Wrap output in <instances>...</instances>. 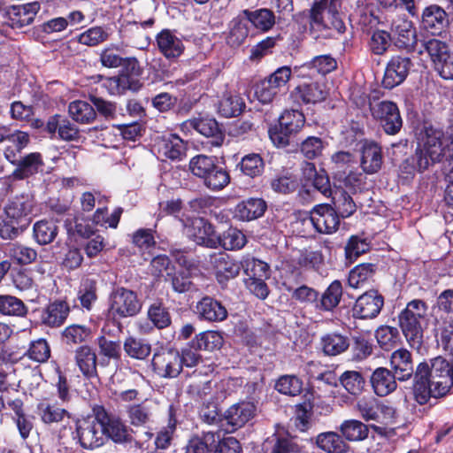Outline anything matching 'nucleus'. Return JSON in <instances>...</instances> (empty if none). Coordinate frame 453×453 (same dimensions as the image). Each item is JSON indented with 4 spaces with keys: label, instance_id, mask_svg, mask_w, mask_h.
<instances>
[{
    "label": "nucleus",
    "instance_id": "f257e3e1",
    "mask_svg": "<svg viewBox=\"0 0 453 453\" xmlns=\"http://www.w3.org/2000/svg\"><path fill=\"white\" fill-rule=\"evenodd\" d=\"M453 389V361L448 362L438 357L432 362L429 381L414 385L415 399L420 404L428 402L431 396L441 397Z\"/></svg>",
    "mask_w": 453,
    "mask_h": 453
},
{
    "label": "nucleus",
    "instance_id": "f03ea898",
    "mask_svg": "<svg viewBox=\"0 0 453 453\" xmlns=\"http://www.w3.org/2000/svg\"><path fill=\"white\" fill-rule=\"evenodd\" d=\"M443 133L432 127L426 128L421 142L415 155L407 158L400 166L402 173L413 175L415 172H423L431 164L441 160Z\"/></svg>",
    "mask_w": 453,
    "mask_h": 453
},
{
    "label": "nucleus",
    "instance_id": "7ed1b4c3",
    "mask_svg": "<svg viewBox=\"0 0 453 453\" xmlns=\"http://www.w3.org/2000/svg\"><path fill=\"white\" fill-rule=\"evenodd\" d=\"M427 304L415 299L409 302L403 311L399 314V324L402 331L412 347L418 348L423 340L424 327L427 320Z\"/></svg>",
    "mask_w": 453,
    "mask_h": 453
},
{
    "label": "nucleus",
    "instance_id": "20e7f679",
    "mask_svg": "<svg viewBox=\"0 0 453 453\" xmlns=\"http://www.w3.org/2000/svg\"><path fill=\"white\" fill-rule=\"evenodd\" d=\"M189 170L201 179L203 185L211 191H219L230 182L228 171L217 165L215 159L205 155H196L189 161Z\"/></svg>",
    "mask_w": 453,
    "mask_h": 453
},
{
    "label": "nucleus",
    "instance_id": "39448f33",
    "mask_svg": "<svg viewBox=\"0 0 453 453\" xmlns=\"http://www.w3.org/2000/svg\"><path fill=\"white\" fill-rule=\"evenodd\" d=\"M342 0H320L310 10V25L312 29H334L338 34H343L346 26L341 18L339 10Z\"/></svg>",
    "mask_w": 453,
    "mask_h": 453
},
{
    "label": "nucleus",
    "instance_id": "423d86ee",
    "mask_svg": "<svg viewBox=\"0 0 453 453\" xmlns=\"http://www.w3.org/2000/svg\"><path fill=\"white\" fill-rule=\"evenodd\" d=\"M305 118L297 110L285 111L279 119V126L269 129V136L277 147L289 144L291 135L297 134L304 126Z\"/></svg>",
    "mask_w": 453,
    "mask_h": 453
},
{
    "label": "nucleus",
    "instance_id": "0eeeda50",
    "mask_svg": "<svg viewBox=\"0 0 453 453\" xmlns=\"http://www.w3.org/2000/svg\"><path fill=\"white\" fill-rule=\"evenodd\" d=\"M422 45L439 75L444 80H453V59L448 44L438 39H429Z\"/></svg>",
    "mask_w": 453,
    "mask_h": 453
},
{
    "label": "nucleus",
    "instance_id": "6e6552de",
    "mask_svg": "<svg viewBox=\"0 0 453 453\" xmlns=\"http://www.w3.org/2000/svg\"><path fill=\"white\" fill-rule=\"evenodd\" d=\"M76 438L81 446L86 449L98 448L104 443V427L99 417V408L93 417H88L77 421Z\"/></svg>",
    "mask_w": 453,
    "mask_h": 453
},
{
    "label": "nucleus",
    "instance_id": "1a4fd4ad",
    "mask_svg": "<svg viewBox=\"0 0 453 453\" xmlns=\"http://www.w3.org/2000/svg\"><path fill=\"white\" fill-rule=\"evenodd\" d=\"M142 303L136 294L125 288H118L110 296L109 315L113 319H123L136 315Z\"/></svg>",
    "mask_w": 453,
    "mask_h": 453
},
{
    "label": "nucleus",
    "instance_id": "9d476101",
    "mask_svg": "<svg viewBox=\"0 0 453 453\" xmlns=\"http://www.w3.org/2000/svg\"><path fill=\"white\" fill-rule=\"evenodd\" d=\"M180 220L186 235L195 242L211 249L219 246L220 236L215 233L213 226L206 219L195 217Z\"/></svg>",
    "mask_w": 453,
    "mask_h": 453
},
{
    "label": "nucleus",
    "instance_id": "9b49d317",
    "mask_svg": "<svg viewBox=\"0 0 453 453\" xmlns=\"http://www.w3.org/2000/svg\"><path fill=\"white\" fill-rule=\"evenodd\" d=\"M372 117L377 119L388 134H397L403 120L397 105L391 101H381L370 105Z\"/></svg>",
    "mask_w": 453,
    "mask_h": 453
},
{
    "label": "nucleus",
    "instance_id": "f8f14e48",
    "mask_svg": "<svg viewBox=\"0 0 453 453\" xmlns=\"http://www.w3.org/2000/svg\"><path fill=\"white\" fill-rule=\"evenodd\" d=\"M329 91L324 80L303 82L290 92V98L296 104H316L326 99Z\"/></svg>",
    "mask_w": 453,
    "mask_h": 453
},
{
    "label": "nucleus",
    "instance_id": "ddd939ff",
    "mask_svg": "<svg viewBox=\"0 0 453 453\" xmlns=\"http://www.w3.org/2000/svg\"><path fill=\"white\" fill-rule=\"evenodd\" d=\"M152 365L155 372L164 378H175L182 370L180 355L173 349L155 354Z\"/></svg>",
    "mask_w": 453,
    "mask_h": 453
},
{
    "label": "nucleus",
    "instance_id": "4468645a",
    "mask_svg": "<svg viewBox=\"0 0 453 453\" xmlns=\"http://www.w3.org/2000/svg\"><path fill=\"white\" fill-rule=\"evenodd\" d=\"M384 304L382 296L377 291L371 290L361 295L353 307V315L356 318L368 319L376 318L380 312Z\"/></svg>",
    "mask_w": 453,
    "mask_h": 453
},
{
    "label": "nucleus",
    "instance_id": "2eb2a0df",
    "mask_svg": "<svg viewBox=\"0 0 453 453\" xmlns=\"http://www.w3.org/2000/svg\"><path fill=\"white\" fill-rule=\"evenodd\" d=\"M311 221L316 230L321 234H333L340 225L337 211L327 204L317 205L311 215Z\"/></svg>",
    "mask_w": 453,
    "mask_h": 453
},
{
    "label": "nucleus",
    "instance_id": "dca6fc26",
    "mask_svg": "<svg viewBox=\"0 0 453 453\" xmlns=\"http://www.w3.org/2000/svg\"><path fill=\"white\" fill-rule=\"evenodd\" d=\"M411 61L409 58L395 56L387 65L382 84L386 88L400 85L407 77Z\"/></svg>",
    "mask_w": 453,
    "mask_h": 453
},
{
    "label": "nucleus",
    "instance_id": "f3484780",
    "mask_svg": "<svg viewBox=\"0 0 453 453\" xmlns=\"http://www.w3.org/2000/svg\"><path fill=\"white\" fill-rule=\"evenodd\" d=\"M210 264L215 271L217 280L220 284H224L230 279L235 278L241 269V265L225 252L211 254L210 256Z\"/></svg>",
    "mask_w": 453,
    "mask_h": 453
},
{
    "label": "nucleus",
    "instance_id": "a211bd4d",
    "mask_svg": "<svg viewBox=\"0 0 453 453\" xmlns=\"http://www.w3.org/2000/svg\"><path fill=\"white\" fill-rule=\"evenodd\" d=\"M156 43L160 53L169 60L177 59L184 52L185 46L175 31L163 29L156 35Z\"/></svg>",
    "mask_w": 453,
    "mask_h": 453
},
{
    "label": "nucleus",
    "instance_id": "6ab92c4d",
    "mask_svg": "<svg viewBox=\"0 0 453 453\" xmlns=\"http://www.w3.org/2000/svg\"><path fill=\"white\" fill-rule=\"evenodd\" d=\"M154 147L159 157L171 160H181L186 152L183 140L174 134H166L158 137Z\"/></svg>",
    "mask_w": 453,
    "mask_h": 453
},
{
    "label": "nucleus",
    "instance_id": "aec40b11",
    "mask_svg": "<svg viewBox=\"0 0 453 453\" xmlns=\"http://www.w3.org/2000/svg\"><path fill=\"white\" fill-rule=\"evenodd\" d=\"M186 128H194L199 134L211 138V147H220L223 144L225 135L214 119L201 118L188 119L183 123Z\"/></svg>",
    "mask_w": 453,
    "mask_h": 453
},
{
    "label": "nucleus",
    "instance_id": "412c9836",
    "mask_svg": "<svg viewBox=\"0 0 453 453\" xmlns=\"http://www.w3.org/2000/svg\"><path fill=\"white\" fill-rule=\"evenodd\" d=\"M99 417H101V423L104 427V435L116 443L131 441L127 427L119 418L109 415L102 407H99Z\"/></svg>",
    "mask_w": 453,
    "mask_h": 453
},
{
    "label": "nucleus",
    "instance_id": "4be33fe9",
    "mask_svg": "<svg viewBox=\"0 0 453 453\" xmlns=\"http://www.w3.org/2000/svg\"><path fill=\"white\" fill-rule=\"evenodd\" d=\"M33 204L28 197L17 196L10 200L4 206V214L7 219L22 226H28L30 223L29 215L32 211Z\"/></svg>",
    "mask_w": 453,
    "mask_h": 453
},
{
    "label": "nucleus",
    "instance_id": "5701e85b",
    "mask_svg": "<svg viewBox=\"0 0 453 453\" xmlns=\"http://www.w3.org/2000/svg\"><path fill=\"white\" fill-rule=\"evenodd\" d=\"M257 414V406L251 402H240L229 407L225 418L234 430L242 427Z\"/></svg>",
    "mask_w": 453,
    "mask_h": 453
},
{
    "label": "nucleus",
    "instance_id": "b1692460",
    "mask_svg": "<svg viewBox=\"0 0 453 453\" xmlns=\"http://www.w3.org/2000/svg\"><path fill=\"white\" fill-rule=\"evenodd\" d=\"M391 31L399 48L408 50H414L417 44V34L411 21L404 18H398L393 21Z\"/></svg>",
    "mask_w": 453,
    "mask_h": 453
},
{
    "label": "nucleus",
    "instance_id": "393cba45",
    "mask_svg": "<svg viewBox=\"0 0 453 453\" xmlns=\"http://www.w3.org/2000/svg\"><path fill=\"white\" fill-rule=\"evenodd\" d=\"M196 313L201 319L209 322H221L227 318V310L216 299L205 296L196 306Z\"/></svg>",
    "mask_w": 453,
    "mask_h": 453
},
{
    "label": "nucleus",
    "instance_id": "a878e982",
    "mask_svg": "<svg viewBox=\"0 0 453 453\" xmlns=\"http://www.w3.org/2000/svg\"><path fill=\"white\" fill-rule=\"evenodd\" d=\"M74 360L85 378L97 377V357L91 347L82 345L77 348L74 351Z\"/></svg>",
    "mask_w": 453,
    "mask_h": 453
},
{
    "label": "nucleus",
    "instance_id": "bb28decb",
    "mask_svg": "<svg viewBox=\"0 0 453 453\" xmlns=\"http://www.w3.org/2000/svg\"><path fill=\"white\" fill-rule=\"evenodd\" d=\"M242 15L256 30L261 33L269 32L276 24V16L268 8H259L254 11L245 9L242 11Z\"/></svg>",
    "mask_w": 453,
    "mask_h": 453
},
{
    "label": "nucleus",
    "instance_id": "cd10ccee",
    "mask_svg": "<svg viewBox=\"0 0 453 453\" xmlns=\"http://www.w3.org/2000/svg\"><path fill=\"white\" fill-rule=\"evenodd\" d=\"M337 67L336 60L330 55L317 56L312 60L304 63L300 66L295 67L301 76L312 75L315 73L326 75L335 70Z\"/></svg>",
    "mask_w": 453,
    "mask_h": 453
},
{
    "label": "nucleus",
    "instance_id": "c85d7f7f",
    "mask_svg": "<svg viewBox=\"0 0 453 453\" xmlns=\"http://www.w3.org/2000/svg\"><path fill=\"white\" fill-rule=\"evenodd\" d=\"M382 165L381 148L373 142H365L361 149V167L365 173H377Z\"/></svg>",
    "mask_w": 453,
    "mask_h": 453
},
{
    "label": "nucleus",
    "instance_id": "c756f323",
    "mask_svg": "<svg viewBox=\"0 0 453 453\" xmlns=\"http://www.w3.org/2000/svg\"><path fill=\"white\" fill-rule=\"evenodd\" d=\"M396 375L384 367L377 368L371 376V385L379 396H386L396 388Z\"/></svg>",
    "mask_w": 453,
    "mask_h": 453
},
{
    "label": "nucleus",
    "instance_id": "7c9ffc66",
    "mask_svg": "<svg viewBox=\"0 0 453 453\" xmlns=\"http://www.w3.org/2000/svg\"><path fill=\"white\" fill-rule=\"evenodd\" d=\"M422 25L432 34H439L449 25L448 14L440 6L430 5L423 11Z\"/></svg>",
    "mask_w": 453,
    "mask_h": 453
},
{
    "label": "nucleus",
    "instance_id": "2f4dec72",
    "mask_svg": "<svg viewBox=\"0 0 453 453\" xmlns=\"http://www.w3.org/2000/svg\"><path fill=\"white\" fill-rule=\"evenodd\" d=\"M40 7L38 2L12 6L8 12L12 26L22 27L31 24L40 11Z\"/></svg>",
    "mask_w": 453,
    "mask_h": 453
},
{
    "label": "nucleus",
    "instance_id": "473e14b6",
    "mask_svg": "<svg viewBox=\"0 0 453 453\" xmlns=\"http://www.w3.org/2000/svg\"><path fill=\"white\" fill-rule=\"evenodd\" d=\"M12 172L15 180H24L37 173L42 167L43 162L40 153L34 152L20 158Z\"/></svg>",
    "mask_w": 453,
    "mask_h": 453
},
{
    "label": "nucleus",
    "instance_id": "72a5a7b5",
    "mask_svg": "<svg viewBox=\"0 0 453 453\" xmlns=\"http://www.w3.org/2000/svg\"><path fill=\"white\" fill-rule=\"evenodd\" d=\"M266 203L261 198H250L239 203L234 210V216L240 220L250 221L264 215Z\"/></svg>",
    "mask_w": 453,
    "mask_h": 453
},
{
    "label": "nucleus",
    "instance_id": "f704fd0d",
    "mask_svg": "<svg viewBox=\"0 0 453 453\" xmlns=\"http://www.w3.org/2000/svg\"><path fill=\"white\" fill-rule=\"evenodd\" d=\"M69 311V306L65 302L57 301L50 303L42 311L41 320L48 326H59L65 321Z\"/></svg>",
    "mask_w": 453,
    "mask_h": 453
},
{
    "label": "nucleus",
    "instance_id": "c9c22d12",
    "mask_svg": "<svg viewBox=\"0 0 453 453\" xmlns=\"http://www.w3.org/2000/svg\"><path fill=\"white\" fill-rule=\"evenodd\" d=\"M46 129L51 134H55L58 132V137L65 141L76 140L79 135L75 125L60 115L50 117L47 122Z\"/></svg>",
    "mask_w": 453,
    "mask_h": 453
},
{
    "label": "nucleus",
    "instance_id": "e433bc0d",
    "mask_svg": "<svg viewBox=\"0 0 453 453\" xmlns=\"http://www.w3.org/2000/svg\"><path fill=\"white\" fill-rule=\"evenodd\" d=\"M390 365L400 380H408L413 372L411 353L405 349H399L392 353Z\"/></svg>",
    "mask_w": 453,
    "mask_h": 453
},
{
    "label": "nucleus",
    "instance_id": "4c0bfd02",
    "mask_svg": "<svg viewBox=\"0 0 453 453\" xmlns=\"http://www.w3.org/2000/svg\"><path fill=\"white\" fill-rule=\"evenodd\" d=\"M37 414L44 424L59 423L65 418H70L69 411L48 401H42L37 405Z\"/></svg>",
    "mask_w": 453,
    "mask_h": 453
},
{
    "label": "nucleus",
    "instance_id": "58836bf2",
    "mask_svg": "<svg viewBox=\"0 0 453 453\" xmlns=\"http://www.w3.org/2000/svg\"><path fill=\"white\" fill-rule=\"evenodd\" d=\"M100 60L104 66L114 68L125 65L132 74H140L139 63L135 58L123 59L110 48L104 49L102 51Z\"/></svg>",
    "mask_w": 453,
    "mask_h": 453
},
{
    "label": "nucleus",
    "instance_id": "ea45409f",
    "mask_svg": "<svg viewBox=\"0 0 453 453\" xmlns=\"http://www.w3.org/2000/svg\"><path fill=\"white\" fill-rule=\"evenodd\" d=\"M436 337L439 346L453 356V317L447 316L436 324Z\"/></svg>",
    "mask_w": 453,
    "mask_h": 453
},
{
    "label": "nucleus",
    "instance_id": "a19ab883",
    "mask_svg": "<svg viewBox=\"0 0 453 453\" xmlns=\"http://www.w3.org/2000/svg\"><path fill=\"white\" fill-rule=\"evenodd\" d=\"M316 445L326 453H344L347 444L335 432L320 433L315 439Z\"/></svg>",
    "mask_w": 453,
    "mask_h": 453
},
{
    "label": "nucleus",
    "instance_id": "79ce46f5",
    "mask_svg": "<svg viewBox=\"0 0 453 453\" xmlns=\"http://www.w3.org/2000/svg\"><path fill=\"white\" fill-rule=\"evenodd\" d=\"M245 107L243 99L237 94L226 92L219 102V113L225 118L236 117Z\"/></svg>",
    "mask_w": 453,
    "mask_h": 453
},
{
    "label": "nucleus",
    "instance_id": "37998d69",
    "mask_svg": "<svg viewBox=\"0 0 453 453\" xmlns=\"http://www.w3.org/2000/svg\"><path fill=\"white\" fill-rule=\"evenodd\" d=\"M375 265L372 264H360L350 270L348 284L352 288H364L373 277Z\"/></svg>",
    "mask_w": 453,
    "mask_h": 453
},
{
    "label": "nucleus",
    "instance_id": "c03bdc74",
    "mask_svg": "<svg viewBox=\"0 0 453 453\" xmlns=\"http://www.w3.org/2000/svg\"><path fill=\"white\" fill-rule=\"evenodd\" d=\"M324 353L327 356H337L344 352L349 346V339L340 334L331 333L321 338Z\"/></svg>",
    "mask_w": 453,
    "mask_h": 453
},
{
    "label": "nucleus",
    "instance_id": "a18cd8bd",
    "mask_svg": "<svg viewBox=\"0 0 453 453\" xmlns=\"http://www.w3.org/2000/svg\"><path fill=\"white\" fill-rule=\"evenodd\" d=\"M344 438L350 441H363L368 436L366 425L357 419L345 420L340 426Z\"/></svg>",
    "mask_w": 453,
    "mask_h": 453
},
{
    "label": "nucleus",
    "instance_id": "49530a36",
    "mask_svg": "<svg viewBox=\"0 0 453 453\" xmlns=\"http://www.w3.org/2000/svg\"><path fill=\"white\" fill-rule=\"evenodd\" d=\"M68 111L73 120L83 124L90 123L96 118L93 106L81 100L70 103Z\"/></svg>",
    "mask_w": 453,
    "mask_h": 453
},
{
    "label": "nucleus",
    "instance_id": "de8ad7c7",
    "mask_svg": "<svg viewBox=\"0 0 453 453\" xmlns=\"http://www.w3.org/2000/svg\"><path fill=\"white\" fill-rule=\"evenodd\" d=\"M127 355L132 358L143 360L150 355L151 346L144 340L127 337L123 345Z\"/></svg>",
    "mask_w": 453,
    "mask_h": 453
},
{
    "label": "nucleus",
    "instance_id": "09e8293b",
    "mask_svg": "<svg viewBox=\"0 0 453 453\" xmlns=\"http://www.w3.org/2000/svg\"><path fill=\"white\" fill-rule=\"evenodd\" d=\"M241 267L248 276L247 279L269 277V265L265 262L256 259L252 257L248 256L244 257L241 262Z\"/></svg>",
    "mask_w": 453,
    "mask_h": 453
},
{
    "label": "nucleus",
    "instance_id": "8fccbe9b",
    "mask_svg": "<svg viewBox=\"0 0 453 453\" xmlns=\"http://www.w3.org/2000/svg\"><path fill=\"white\" fill-rule=\"evenodd\" d=\"M58 234V226L50 220H40L34 225V236L42 245L52 242Z\"/></svg>",
    "mask_w": 453,
    "mask_h": 453
},
{
    "label": "nucleus",
    "instance_id": "3c124183",
    "mask_svg": "<svg viewBox=\"0 0 453 453\" xmlns=\"http://www.w3.org/2000/svg\"><path fill=\"white\" fill-rule=\"evenodd\" d=\"M375 338L379 346L382 349L389 351L397 346L399 342V332L396 327L380 326L375 331Z\"/></svg>",
    "mask_w": 453,
    "mask_h": 453
},
{
    "label": "nucleus",
    "instance_id": "603ef678",
    "mask_svg": "<svg viewBox=\"0 0 453 453\" xmlns=\"http://www.w3.org/2000/svg\"><path fill=\"white\" fill-rule=\"evenodd\" d=\"M249 35V28L241 15L235 17L230 22V30L227 36V43L232 47H238L244 42Z\"/></svg>",
    "mask_w": 453,
    "mask_h": 453
},
{
    "label": "nucleus",
    "instance_id": "864d4df0",
    "mask_svg": "<svg viewBox=\"0 0 453 453\" xmlns=\"http://www.w3.org/2000/svg\"><path fill=\"white\" fill-rule=\"evenodd\" d=\"M0 313L23 317L27 313V308L20 299L13 296H0Z\"/></svg>",
    "mask_w": 453,
    "mask_h": 453
},
{
    "label": "nucleus",
    "instance_id": "5fc2aeb1",
    "mask_svg": "<svg viewBox=\"0 0 453 453\" xmlns=\"http://www.w3.org/2000/svg\"><path fill=\"white\" fill-rule=\"evenodd\" d=\"M223 337L217 331H206L196 335L193 344L199 349L212 351L223 345Z\"/></svg>",
    "mask_w": 453,
    "mask_h": 453
},
{
    "label": "nucleus",
    "instance_id": "6e6d98bb",
    "mask_svg": "<svg viewBox=\"0 0 453 453\" xmlns=\"http://www.w3.org/2000/svg\"><path fill=\"white\" fill-rule=\"evenodd\" d=\"M342 296V286L340 280H334L326 289L320 299V307L325 311L335 308Z\"/></svg>",
    "mask_w": 453,
    "mask_h": 453
},
{
    "label": "nucleus",
    "instance_id": "4d7b16f0",
    "mask_svg": "<svg viewBox=\"0 0 453 453\" xmlns=\"http://www.w3.org/2000/svg\"><path fill=\"white\" fill-rule=\"evenodd\" d=\"M6 253L10 257L20 265H28L36 259V251L19 243H12L7 246Z\"/></svg>",
    "mask_w": 453,
    "mask_h": 453
},
{
    "label": "nucleus",
    "instance_id": "13d9d810",
    "mask_svg": "<svg viewBox=\"0 0 453 453\" xmlns=\"http://www.w3.org/2000/svg\"><path fill=\"white\" fill-rule=\"evenodd\" d=\"M356 410L365 421L378 419L379 401L373 396H363L357 399Z\"/></svg>",
    "mask_w": 453,
    "mask_h": 453
},
{
    "label": "nucleus",
    "instance_id": "bf43d9fd",
    "mask_svg": "<svg viewBox=\"0 0 453 453\" xmlns=\"http://www.w3.org/2000/svg\"><path fill=\"white\" fill-rule=\"evenodd\" d=\"M370 250V242L357 235H352L346 246L345 256L349 263H353L362 254L366 253Z\"/></svg>",
    "mask_w": 453,
    "mask_h": 453
},
{
    "label": "nucleus",
    "instance_id": "052dcab7",
    "mask_svg": "<svg viewBox=\"0 0 453 453\" xmlns=\"http://www.w3.org/2000/svg\"><path fill=\"white\" fill-rule=\"evenodd\" d=\"M149 319L158 329H163L170 326L171 316L167 309L161 303H152L147 312Z\"/></svg>",
    "mask_w": 453,
    "mask_h": 453
},
{
    "label": "nucleus",
    "instance_id": "680f3d73",
    "mask_svg": "<svg viewBox=\"0 0 453 453\" xmlns=\"http://www.w3.org/2000/svg\"><path fill=\"white\" fill-rule=\"evenodd\" d=\"M339 380L342 387L351 395L361 393L365 384L364 377L357 371H346Z\"/></svg>",
    "mask_w": 453,
    "mask_h": 453
},
{
    "label": "nucleus",
    "instance_id": "e2e57ef3",
    "mask_svg": "<svg viewBox=\"0 0 453 453\" xmlns=\"http://www.w3.org/2000/svg\"><path fill=\"white\" fill-rule=\"evenodd\" d=\"M264 160L259 154L251 153L244 156L241 161L242 172L251 178L260 175L264 171Z\"/></svg>",
    "mask_w": 453,
    "mask_h": 453
},
{
    "label": "nucleus",
    "instance_id": "0e129e2a",
    "mask_svg": "<svg viewBox=\"0 0 453 453\" xmlns=\"http://www.w3.org/2000/svg\"><path fill=\"white\" fill-rule=\"evenodd\" d=\"M334 210L342 218H348L351 216L357 209L356 203L352 197L348 195L345 191H336L333 196Z\"/></svg>",
    "mask_w": 453,
    "mask_h": 453
},
{
    "label": "nucleus",
    "instance_id": "69168bd1",
    "mask_svg": "<svg viewBox=\"0 0 453 453\" xmlns=\"http://www.w3.org/2000/svg\"><path fill=\"white\" fill-rule=\"evenodd\" d=\"M270 186L274 192L287 195L296 190L298 181L292 174H281L272 179Z\"/></svg>",
    "mask_w": 453,
    "mask_h": 453
},
{
    "label": "nucleus",
    "instance_id": "338daca9",
    "mask_svg": "<svg viewBox=\"0 0 453 453\" xmlns=\"http://www.w3.org/2000/svg\"><path fill=\"white\" fill-rule=\"evenodd\" d=\"M246 243V237L243 233L236 228H230L220 237L219 246L225 250H234L242 249Z\"/></svg>",
    "mask_w": 453,
    "mask_h": 453
},
{
    "label": "nucleus",
    "instance_id": "774afa93",
    "mask_svg": "<svg viewBox=\"0 0 453 453\" xmlns=\"http://www.w3.org/2000/svg\"><path fill=\"white\" fill-rule=\"evenodd\" d=\"M96 281L91 279L82 280L79 288L78 298L83 308L90 310L92 303L96 300Z\"/></svg>",
    "mask_w": 453,
    "mask_h": 453
}]
</instances>
